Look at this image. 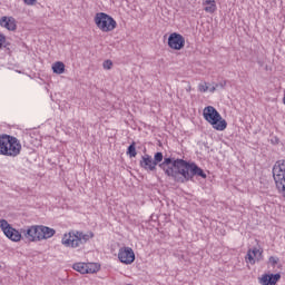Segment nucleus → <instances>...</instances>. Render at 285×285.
Listing matches in <instances>:
<instances>
[{"mask_svg":"<svg viewBox=\"0 0 285 285\" xmlns=\"http://www.w3.org/2000/svg\"><path fill=\"white\" fill-rule=\"evenodd\" d=\"M159 168L164 170L167 177H171L177 184H186L190 181L195 175L206 179V173L199 168L195 163H188L184 159L164 158L159 164Z\"/></svg>","mask_w":285,"mask_h":285,"instance_id":"1","label":"nucleus"},{"mask_svg":"<svg viewBox=\"0 0 285 285\" xmlns=\"http://www.w3.org/2000/svg\"><path fill=\"white\" fill-rule=\"evenodd\" d=\"M92 237H95L92 232L71 230L63 235L61 243L67 248H83Z\"/></svg>","mask_w":285,"mask_h":285,"instance_id":"2","label":"nucleus"},{"mask_svg":"<svg viewBox=\"0 0 285 285\" xmlns=\"http://www.w3.org/2000/svg\"><path fill=\"white\" fill-rule=\"evenodd\" d=\"M203 117L213 126L215 130H226L228 122L222 118V115L215 107L208 106L205 107L203 111Z\"/></svg>","mask_w":285,"mask_h":285,"instance_id":"3","label":"nucleus"},{"mask_svg":"<svg viewBox=\"0 0 285 285\" xmlns=\"http://www.w3.org/2000/svg\"><path fill=\"white\" fill-rule=\"evenodd\" d=\"M97 28L101 30V32H112L115 28H117V21L114 17L108 16L105 12H99L95 16L94 19Z\"/></svg>","mask_w":285,"mask_h":285,"instance_id":"4","label":"nucleus"},{"mask_svg":"<svg viewBox=\"0 0 285 285\" xmlns=\"http://www.w3.org/2000/svg\"><path fill=\"white\" fill-rule=\"evenodd\" d=\"M164 161V154L161 151H158L154 156L146 154L145 156L141 157L140 160V167L144 168L145 170H157V166Z\"/></svg>","mask_w":285,"mask_h":285,"instance_id":"5","label":"nucleus"},{"mask_svg":"<svg viewBox=\"0 0 285 285\" xmlns=\"http://www.w3.org/2000/svg\"><path fill=\"white\" fill-rule=\"evenodd\" d=\"M0 228L11 242H21V233L19 230L12 228L11 225L8 224V220L0 219Z\"/></svg>","mask_w":285,"mask_h":285,"instance_id":"6","label":"nucleus"},{"mask_svg":"<svg viewBox=\"0 0 285 285\" xmlns=\"http://www.w3.org/2000/svg\"><path fill=\"white\" fill-rule=\"evenodd\" d=\"M21 155V141L13 136L11 141L7 145V151L4 150L3 157H19Z\"/></svg>","mask_w":285,"mask_h":285,"instance_id":"7","label":"nucleus"},{"mask_svg":"<svg viewBox=\"0 0 285 285\" xmlns=\"http://www.w3.org/2000/svg\"><path fill=\"white\" fill-rule=\"evenodd\" d=\"M168 46L171 50H181L186 46V38L180 33L174 32L169 35Z\"/></svg>","mask_w":285,"mask_h":285,"instance_id":"8","label":"nucleus"},{"mask_svg":"<svg viewBox=\"0 0 285 285\" xmlns=\"http://www.w3.org/2000/svg\"><path fill=\"white\" fill-rule=\"evenodd\" d=\"M118 259L121 264H132L135 262V252L130 247H122L119 249Z\"/></svg>","mask_w":285,"mask_h":285,"instance_id":"9","label":"nucleus"},{"mask_svg":"<svg viewBox=\"0 0 285 285\" xmlns=\"http://www.w3.org/2000/svg\"><path fill=\"white\" fill-rule=\"evenodd\" d=\"M21 233L24 235L28 242H40L39 225L30 226L27 229H22Z\"/></svg>","mask_w":285,"mask_h":285,"instance_id":"10","label":"nucleus"},{"mask_svg":"<svg viewBox=\"0 0 285 285\" xmlns=\"http://www.w3.org/2000/svg\"><path fill=\"white\" fill-rule=\"evenodd\" d=\"M73 271L81 273V275L97 273V267L94 264L76 263L73 264Z\"/></svg>","mask_w":285,"mask_h":285,"instance_id":"11","label":"nucleus"},{"mask_svg":"<svg viewBox=\"0 0 285 285\" xmlns=\"http://www.w3.org/2000/svg\"><path fill=\"white\" fill-rule=\"evenodd\" d=\"M38 238H40V242H42V239H50V237H55L57 233L53 228L43 225H38Z\"/></svg>","mask_w":285,"mask_h":285,"instance_id":"12","label":"nucleus"},{"mask_svg":"<svg viewBox=\"0 0 285 285\" xmlns=\"http://www.w3.org/2000/svg\"><path fill=\"white\" fill-rule=\"evenodd\" d=\"M278 279H282V275H279V274H264L259 278V284H262V285H276Z\"/></svg>","mask_w":285,"mask_h":285,"instance_id":"13","label":"nucleus"},{"mask_svg":"<svg viewBox=\"0 0 285 285\" xmlns=\"http://www.w3.org/2000/svg\"><path fill=\"white\" fill-rule=\"evenodd\" d=\"M247 264L255 265V262H259L262 259V252L258 248H253L247 252L245 257Z\"/></svg>","mask_w":285,"mask_h":285,"instance_id":"14","label":"nucleus"},{"mask_svg":"<svg viewBox=\"0 0 285 285\" xmlns=\"http://www.w3.org/2000/svg\"><path fill=\"white\" fill-rule=\"evenodd\" d=\"M0 26L2 28H6L7 30H11L14 31L17 30V21L14 20V18L10 17H2L0 19Z\"/></svg>","mask_w":285,"mask_h":285,"instance_id":"15","label":"nucleus"},{"mask_svg":"<svg viewBox=\"0 0 285 285\" xmlns=\"http://www.w3.org/2000/svg\"><path fill=\"white\" fill-rule=\"evenodd\" d=\"M14 136H10L8 134L0 135V155L3 156L6 151H8V145L12 140Z\"/></svg>","mask_w":285,"mask_h":285,"instance_id":"16","label":"nucleus"},{"mask_svg":"<svg viewBox=\"0 0 285 285\" xmlns=\"http://www.w3.org/2000/svg\"><path fill=\"white\" fill-rule=\"evenodd\" d=\"M203 6H204L205 12H208L209 14H214V12H217L216 1H207V2L203 1Z\"/></svg>","mask_w":285,"mask_h":285,"instance_id":"17","label":"nucleus"},{"mask_svg":"<svg viewBox=\"0 0 285 285\" xmlns=\"http://www.w3.org/2000/svg\"><path fill=\"white\" fill-rule=\"evenodd\" d=\"M52 71L56 75H63L66 72V65H63L61 61H58L52 65Z\"/></svg>","mask_w":285,"mask_h":285,"instance_id":"18","label":"nucleus"},{"mask_svg":"<svg viewBox=\"0 0 285 285\" xmlns=\"http://www.w3.org/2000/svg\"><path fill=\"white\" fill-rule=\"evenodd\" d=\"M127 155L129 157H137V148H136V142H131V145L127 149Z\"/></svg>","mask_w":285,"mask_h":285,"instance_id":"19","label":"nucleus"},{"mask_svg":"<svg viewBox=\"0 0 285 285\" xmlns=\"http://www.w3.org/2000/svg\"><path fill=\"white\" fill-rule=\"evenodd\" d=\"M102 68L105 70H111L112 69V60H106L104 63H102Z\"/></svg>","mask_w":285,"mask_h":285,"instance_id":"20","label":"nucleus"},{"mask_svg":"<svg viewBox=\"0 0 285 285\" xmlns=\"http://www.w3.org/2000/svg\"><path fill=\"white\" fill-rule=\"evenodd\" d=\"M199 92H208V83H200L198 85Z\"/></svg>","mask_w":285,"mask_h":285,"instance_id":"21","label":"nucleus"},{"mask_svg":"<svg viewBox=\"0 0 285 285\" xmlns=\"http://www.w3.org/2000/svg\"><path fill=\"white\" fill-rule=\"evenodd\" d=\"M6 47V36L0 33V48Z\"/></svg>","mask_w":285,"mask_h":285,"instance_id":"22","label":"nucleus"},{"mask_svg":"<svg viewBox=\"0 0 285 285\" xmlns=\"http://www.w3.org/2000/svg\"><path fill=\"white\" fill-rule=\"evenodd\" d=\"M23 3L26 6H35V3H37V0H23Z\"/></svg>","mask_w":285,"mask_h":285,"instance_id":"23","label":"nucleus"},{"mask_svg":"<svg viewBox=\"0 0 285 285\" xmlns=\"http://www.w3.org/2000/svg\"><path fill=\"white\" fill-rule=\"evenodd\" d=\"M278 259L274 256L269 257V264H272L273 266H275L277 264Z\"/></svg>","mask_w":285,"mask_h":285,"instance_id":"24","label":"nucleus"},{"mask_svg":"<svg viewBox=\"0 0 285 285\" xmlns=\"http://www.w3.org/2000/svg\"><path fill=\"white\" fill-rule=\"evenodd\" d=\"M215 90H217V87H212V88L209 89V92H215Z\"/></svg>","mask_w":285,"mask_h":285,"instance_id":"25","label":"nucleus"},{"mask_svg":"<svg viewBox=\"0 0 285 285\" xmlns=\"http://www.w3.org/2000/svg\"><path fill=\"white\" fill-rule=\"evenodd\" d=\"M204 2H208V1H215V0H203Z\"/></svg>","mask_w":285,"mask_h":285,"instance_id":"26","label":"nucleus"},{"mask_svg":"<svg viewBox=\"0 0 285 285\" xmlns=\"http://www.w3.org/2000/svg\"><path fill=\"white\" fill-rule=\"evenodd\" d=\"M187 92H190V87H189V88H187Z\"/></svg>","mask_w":285,"mask_h":285,"instance_id":"27","label":"nucleus"}]
</instances>
